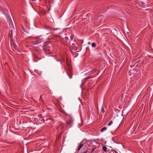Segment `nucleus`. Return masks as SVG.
I'll return each instance as SVG.
<instances>
[{
    "instance_id": "f257e3e1",
    "label": "nucleus",
    "mask_w": 153,
    "mask_h": 153,
    "mask_svg": "<svg viewBox=\"0 0 153 153\" xmlns=\"http://www.w3.org/2000/svg\"><path fill=\"white\" fill-rule=\"evenodd\" d=\"M42 42L41 39H39L36 41L33 42L31 43L30 45L32 46L33 47H35L36 46H34V45H36L37 43H40Z\"/></svg>"
},
{
    "instance_id": "f03ea898",
    "label": "nucleus",
    "mask_w": 153,
    "mask_h": 153,
    "mask_svg": "<svg viewBox=\"0 0 153 153\" xmlns=\"http://www.w3.org/2000/svg\"><path fill=\"white\" fill-rule=\"evenodd\" d=\"M73 121V120L72 119H70L68 121L66 122L67 125H70L71 124Z\"/></svg>"
},
{
    "instance_id": "4468645a",
    "label": "nucleus",
    "mask_w": 153,
    "mask_h": 153,
    "mask_svg": "<svg viewBox=\"0 0 153 153\" xmlns=\"http://www.w3.org/2000/svg\"><path fill=\"white\" fill-rule=\"evenodd\" d=\"M49 29H51V30H52V29L53 30H57V29H54V28H50Z\"/></svg>"
},
{
    "instance_id": "9d476101",
    "label": "nucleus",
    "mask_w": 153,
    "mask_h": 153,
    "mask_svg": "<svg viewBox=\"0 0 153 153\" xmlns=\"http://www.w3.org/2000/svg\"><path fill=\"white\" fill-rule=\"evenodd\" d=\"M34 71L35 73L38 74H41L40 73H39V71L35 69L34 70Z\"/></svg>"
},
{
    "instance_id": "dca6fc26",
    "label": "nucleus",
    "mask_w": 153,
    "mask_h": 153,
    "mask_svg": "<svg viewBox=\"0 0 153 153\" xmlns=\"http://www.w3.org/2000/svg\"><path fill=\"white\" fill-rule=\"evenodd\" d=\"M68 39V38L67 37H65V39Z\"/></svg>"
},
{
    "instance_id": "6e6552de",
    "label": "nucleus",
    "mask_w": 153,
    "mask_h": 153,
    "mask_svg": "<svg viewBox=\"0 0 153 153\" xmlns=\"http://www.w3.org/2000/svg\"><path fill=\"white\" fill-rule=\"evenodd\" d=\"M101 111L102 113H104L105 112V111L103 105L102 106V107L101 108Z\"/></svg>"
},
{
    "instance_id": "aec40b11",
    "label": "nucleus",
    "mask_w": 153,
    "mask_h": 153,
    "mask_svg": "<svg viewBox=\"0 0 153 153\" xmlns=\"http://www.w3.org/2000/svg\"><path fill=\"white\" fill-rule=\"evenodd\" d=\"M75 54H77V53H75Z\"/></svg>"
},
{
    "instance_id": "6ab92c4d",
    "label": "nucleus",
    "mask_w": 153,
    "mask_h": 153,
    "mask_svg": "<svg viewBox=\"0 0 153 153\" xmlns=\"http://www.w3.org/2000/svg\"><path fill=\"white\" fill-rule=\"evenodd\" d=\"M49 51H50L51 50H48Z\"/></svg>"
},
{
    "instance_id": "20e7f679",
    "label": "nucleus",
    "mask_w": 153,
    "mask_h": 153,
    "mask_svg": "<svg viewBox=\"0 0 153 153\" xmlns=\"http://www.w3.org/2000/svg\"><path fill=\"white\" fill-rule=\"evenodd\" d=\"M107 148L105 146H104L102 148V150L104 152H107Z\"/></svg>"
},
{
    "instance_id": "f8f14e48",
    "label": "nucleus",
    "mask_w": 153,
    "mask_h": 153,
    "mask_svg": "<svg viewBox=\"0 0 153 153\" xmlns=\"http://www.w3.org/2000/svg\"><path fill=\"white\" fill-rule=\"evenodd\" d=\"M96 148V147H94V148H93L92 149V150H91V152H92L93 151H94V150Z\"/></svg>"
},
{
    "instance_id": "39448f33",
    "label": "nucleus",
    "mask_w": 153,
    "mask_h": 153,
    "mask_svg": "<svg viewBox=\"0 0 153 153\" xmlns=\"http://www.w3.org/2000/svg\"><path fill=\"white\" fill-rule=\"evenodd\" d=\"M83 146V144H80L78 147L77 148V151H79L80 149L82 148Z\"/></svg>"
},
{
    "instance_id": "423d86ee",
    "label": "nucleus",
    "mask_w": 153,
    "mask_h": 153,
    "mask_svg": "<svg viewBox=\"0 0 153 153\" xmlns=\"http://www.w3.org/2000/svg\"><path fill=\"white\" fill-rule=\"evenodd\" d=\"M9 36H10V37L12 39V37L13 36V33L12 32V30H11L10 32H9Z\"/></svg>"
},
{
    "instance_id": "a211bd4d",
    "label": "nucleus",
    "mask_w": 153,
    "mask_h": 153,
    "mask_svg": "<svg viewBox=\"0 0 153 153\" xmlns=\"http://www.w3.org/2000/svg\"><path fill=\"white\" fill-rule=\"evenodd\" d=\"M88 44L90 45V42H88Z\"/></svg>"
},
{
    "instance_id": "f3484780",
    "label": "nucleus",
    "mask_w": 153,
    "mask_h": 153,
    "mask_svg": "<svg viewBox=\"0 0 153 153\" xmlns=\"http://www.w3.org/2000/svg\"><path fill=\"white\" fill-rule=\"evenodd\" d=\"M102 17V16H100L99 18H101V17Z\"/></svg>"
},
{
    "instance_id": "9b49d317",
    "label": "nucleus",
    "mask_w": 153,
    "mask_h": 153,
    "mask_svg": "<svg viewBox=\"0 0 153 153\" xmlns=\"http://www.w3.org/2000/svg\"><path fill=\"white\" fill-rule=\"evenodd\" d=\"M113 122L112 121H111L108 124V126H110L112 124Z\"/></svg>"
},
{
    "instance_id": "ddd939ff",
    "label": "nucleus",
    "mask_w": 153,
    "mask_h": 153,
    "mask_svg": "<svg viewBox=\"0 0 153 153\" xmlns=\"http://www.w3.org/2000/svg\"><path fill=\"white\" fill-rule=\"evenodd\" d=\"M40 120H41L42 121V120H44V121H45V120L42 118L40 117Z\"/></svg>"
},
{
    "instance_id": "0eeeda50",
    "label": "nucleus",
    "mask_w": 153,
    "mask_h": 153,
    "mask_svg": "<svg viewBox=\"0 0 153 153\" xmlns=\"http://www.w3.org/2000/svg\"><path fill=\"white\" fill-rule=\"evenodd\" d=\"M107 129V128L105 127H104L101 129V131L102 132H103L104 131H105Z\"/></svg>"
},
{
    "instance_id": "2eb2a0df",
    "label": "nucleus",
    "mask_w": 153,
    "mask_h": 153,
    "mask_svg": "<svg viewBox=\"0 0 153 153\" xmlns=\"http://www.w3.org/2000/svg\"><path fill=\"white\" fill-rule=\"evenodd\" d=\"M70 39H71V40H73V37L72 36H71L70 37Z\"/></svg>"
},
{
    "instance_id": "1a4fd4ad",
    "label": "nucleus",
    "mask_w": 153,
    "mask_h": 153,
    "mask_svg": "<svg viewBox=\"0 0 153 153\" xmlns=\"http://www.w3.org/2000/svg\"><path fill=\"white\" fill-rule=\"evenodd\" d=\"M96 44L95 43H93L91 45V47L93 48H95L96 47Z\"/></svg>"
},
{
    "instance_id": "7ed1b4c3",
    "label": "nucleus",
    "mask_w": 153,
    "mask_h": 153,
    "mask_svg": "<svg viewBox=\"0 0 153 153\" xmlns=\"http://www.w3.org/2000/svg\"><path fill=\"white\" fill-rule=\"evenodd\" d=\"M48 123L49 124H52L53 123V120L49 118L48 120H47Z\"/></svg>"
}]
</instances>
